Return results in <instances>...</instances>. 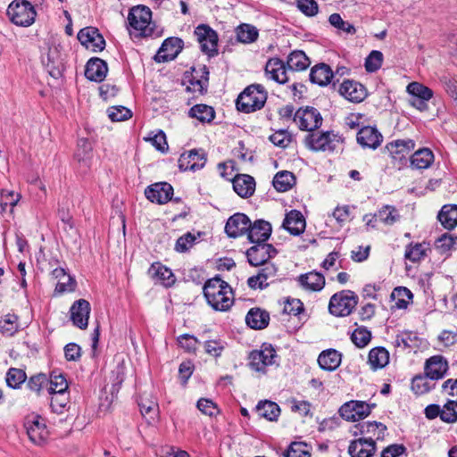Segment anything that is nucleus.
<instances>
[{"instance_id":"obj_1","label":"nucleus","mask_w":457,"mask_h":457,"mask_svg":"<svg viewBox=\"0 0 457 457\" xmlns=\"http://www.w3.org/2000/svg\"><path fill=\"white\" fill-rule=\"evenodd\" d=\"M204 295L215 311L226 312L234 303L232 288L219 277L211 278L204 284Z\"/></svg>"},{"instance_id":"obj_2","label":"nucleus","mask_w":457,"mask_h":457,"mask_svg":"<svg viewBox=\"0 0 457 457\" xmlns=\"http://www.w3.org/2000/svg\"><path fill=\"white\" fill-rule=\"evenodd\" d=\"M268 94L261 84H252L237 96L236 101L237 109L245 113H251L261 110L266 101Z\"/></svg>"},{"instance_id":"obj_3","label":"nucleus","mask_w":457,"mask_h":457,"mask_svg":"<svg viewBox=\"0 0 457 457\" xmlns=\"http://www.w3.org/2000/svg\"><path fill=\"white\" fill-rule=\"evenodd\" d=\"M129 25L140 37H159L154 31V24L152 22V12L149 7L137 5L129 10L128 15Z\"/></svg>"},{"instance_id":"obj_4","label":"nucleus","mask_w":457,"mask_h":457,"mask_svg":"<svg viewBox=\"0 0 457 457\" xmlns=\"http://www.w3.org/2000/svg\"><path fill=\"white\" fill-rule=\"evenodd\" d=\"M33 4L28 0H13L7 8L10 21L21 27H29L34 23L37 12Z\"/></svg>"},{"instance_id":"obj_5","label":"nucleus","mask_w":457,"mask_h":457,"mask_svg":"<svg viewBox=\"0 0 457 457\" xmlns=\"http://www.w3.org/2000/svg\"><path fill=\"white\" fill-rule=\"evenodd\" d=\"M357 304V297L353 292L343 290L333 295L329 300V312L337 317L348 316Z\"/></svg>"},{"instance_id":"obj_6","label":"nucleus","mask_w":457,"mask_h":457,"mask_svg":"<svg viewBox=\"0 0 457 457\" xmlns=\"http://www.w3.org/2000/svg\"><path fill=\"white\" fill-rule=\"evenodd\" d=\"M278 355L270 344H262L260 350L249 353V366L252 370L264 373L268 366L277 363Z\"/></svg>"},{"instance_id":"obj_7","label":"nucleus","mask_w":457,"mask_h":457,"mask_svg":"<svg viewBox=\"0 0 457 457\" xmlns=\"http://www.w3.org/2000/svg\"><path fill=\"white\" fill-rule=\"evenodd\" d=\"M305 145L312 151L333 152L336 149V143L339 142V137L329 131L311 132L305 137Z\"/></svg>"},{"instance_id":"obj_8","label":"nucleus","mask_w":457,"mask_h":457,"mask_svg":"<svg viewBox=\"0 0 457 457\" xmlns=\"http://www.w3.org/2000/svg\"><path fill=\"white\" fill-rule=\"evenodd\" d=\"M294 121L298 123L301 130H306L311 133L321 126L322 117L316 108L306 106L299 108L295 112Z\"/></svg>"},{"instance_id":"obj_9","label":"nucleus","mask_w":457,"mask_h":457,"mask_svg":"<svg viewBox=\"0 0 457 457\" xmlns=\"http://www.w3.org/2000/svg\"><path fill=\"white\" fill-rule=\"evenodd\" d=\"M195 34L203 53L209 57L218 54V35L215 30L206 24H201L195 28Z\"/></svg>"},{"instance_id":"obj_10","label":"nucleus","mask_w":457,"mask_h":457,"mask_svg":"<svg viewBox=\"0 0 457 457\" xmlns=\"http://www.w3.org/2000/svg\"><path fill=\"white\" fill-rule=\"evenodd\" d=\"M24 426L28 436L33 444L39 445L46 442L49 433L44 420L40 416H28Z\"/></svg>"},{"instance_id":"obj_11","label":"nucleus","mask_w":457,"mask_h":457,"mask_svg":"<svg viewBox=\"0 0 457 457\" xmlns=\"http://www.w3.org/2000/svg\"><path fill=\"white\" fill-rule=\"evenodd\" d=\"M277 253V249L272 245L267 243H256L246 251L249 263L255 267L267 263Z\"/></svg>"},{"instance_id":"obj_12","label":"nucleus","mask_w":457,"mask_h":457,"mask_svg":"<svg viewBox=\"0 0 457 457\" xmlns=\"http://www.w3.org/2000/svg\"><path fill=\"white\" fill-rule=\"evenodd\" d=\"M184 42L181 38L170 37L166 38L154 59L156 62H165L175 59L178 54L182 51Z\"/></svg>"},{"instance_id":"obj_13","label":"nucleus","mask_w":457,"mask_h":457,"mask_svg":"<svg viewBox=\"0 0 457 457\" xmlns=\"http://www.w3.org/2000/svg\"><path fill=\"white\" fill-rule=\"evenodd\" d=\"M78 39L81 45L93 52H100L105 47L104 37L95 27H86L80 29L78 33Z\"/></svg>"},{"instance_id":"obj_14","label":"nucleus","mask_w":457,"mask_h":457,"mask_svg":"<svg viewBox=\"0 0 457 457\" xmlns=\"http://www.w3.org/2000/svg\"><path fill=\"white\" fill-rule=\"evenodd\" d=\"M41 61L46 67L50 76L53 78H59L62 76L63 62L59 46L53 45L49 46L46 54L42 55Z\"/></svg>"},{"instance_id":"obj_15","label":"nucleus","mask_w":457,"mask_h":457,"mask_svg":"<svg viewBox=\"0 0 457 457\" xmlns=\"http://www.w3.org/2000/svg\"><path fill=\"white\" fill-rule=\"evenodd\" d=\"M262 266L257 275L252 276L247 279L249 287L253 289H264L270 282L274 281L278 272L277 267L270 262L262 264Z\"/></svg>"},{"instance_id":"obj_16","label":"nucleus","mask_w":457,"mask_h":457,"mask_svg":"<svg viewBox=\"0 0 457 457\" xmlns=\"http://www.w3.org/2000/svg\"><path fill=\"white\" fill-rule=\"evenodd\" d=\"M90 311V303L87 300L79 299L75 301L70 309L71 320L73 325L80 329L87 328Z\"/></svg>"},{"instance_id":"obj_17","label":"nucleus","mask_w":457,"mask_h":457,"mask_svg":"<svg viewBox=\"0 0 457 457\" xmlns=\"http://www.w3.org/2000/svg\"><path fill=\"white\" fill-rule=\"evenodd\" d=\"M206 162V156L204 150L193 149L184 153L179 159V168L180 170H198L202 169Z\"/></svg>"},{"instance_id":"obj_18","label":"nucleus","mask_w":457,"mask_h":457,"mask_svg":"<svg viewBox=\"0 0 457 457\" xmlns=\"http://www.w3.org/2000/svg\"><path fill=\"white\" fill-rule=\"evenodd\" d=\"M371 411V407L364 403L351 401L340 408L341 416L349 421H355L366 418Z\"/></svg>"},{"instance_id":"obj_19","label":"nucleus","mask_w":457,"mask_h":457,"mask_svg":"<svg viewBox=\"0 0 457 457\" xmlns=\"http://www.w3.org/2000/svg\"><path fill=\"white\" fill-rule=\"evenodd\" d=\"M251 227V220L243 213H236L231 216L225 224V233L229 237H238L248 232Z\"/></svg>"},{"instance_id":"obj_20","label":"nucleus","mask_w":457,"mask_h":457,"mask_svg":"<svg viewBox=\"0 0 457 457\" xmlns=\"http://www.w3.org/2000/svg\"><path fill=\"white\" fill-rule=\"evenodd\" d=\"M264 70L265 75L269 79H272L279 84H285L289 79L287 65L279 58H270L266 62Z\"/></svg>"},{"instance_id":"obj_21","label":"nucleus","mask_w":457,"mask_h":457,"mask_svg":"<svg viewBox=\"0 0 457 457\" xmlns=\"http://www.w3.org/2000/svg\"><path fill=\"white\" fill-rule=\"evenodd\" d=\"M376 449V442L372 438L360 437L350 443L348 453L351 457H372Z\"/></svg>"},{"instance_id":"obj_22","label":"nucleus","mask_w":457,"mask_h":457,"mask_svg":"<svg viewBox=\"0 0 457 457\" xmlns=\"http://www.w3.org/2000/svg\"><path fill=\"white\" fill-rule=\"evenodd\" d=\"M339 93L353 103H361L367 96V91L363 85L349 79H345L341 83Z\"/></svg>"},{"instance_id":"obj_23","label":"nucleus","mask_w":457,"mask_h":457,"mask_svg":"<svg viewBox=\"0 0 457 457\" xmlns=\"http://www.w3.org/2000/svg\"><path fill=\"white\" fill-rule=\"evenodd\" d=\"M415 143L411 139H402L390 142L386 145V149L393 160L402 163L406 162L409 153L414 148Z\"/></svg>"},{"instance_id":"obj_24","label":"nucleus","mask_w":457,"mask_h":457,"mask_svg":"<svg viewBox=\"0 0 457 457\" xmlns=\"http://www.w3.org/2000/svg\"><path fill=\"white\" fill-rule=\"evenodd\" d=\"M173 187L168 182H157L148 186L145 190L147 200H180L179 197L173 198Z\"/></svg>"},{"instance_id":"obj_25","label":"nucleus","mask_w":457,"mask_h":457,"mask_svg":"<svg viewBox=\"0 0 457 457\" xmlns=\"http://www.w3.org/2000/svg\"><path fill=\"white\" fill-rule=\"evenodd\" d=\"M108 72V66L106 62L98 58H90L85 69V76L87 79L95 82H102Z\"/></svg>"},{"instance_id":"obj_26","label":"nucleus","mask_w":457,"mask_h":457,"mask_svg":"<svg viewBox=\"0 0 457 457\" xmlns=\"http://www.w3.org/2000/svg\"><path fill=\"white\" fill-rule=\"evenodd\" d=\"M334 79V71L331 70L330 66L321 62L313 66L310 72V80L312 83L317 84L319 86L324 87L328 85L329 83H333L336 85V81ZM337 82H339L337 79Z\"/></svg>"},{"instance_id":"obj_27","label":"nucleus","mask_w":457,"mask_h":457,"mask_svg":"<svg viewBox=\"0 0 457 457\" xmlns=\"http://www.w3.org/2000/svg\"><path fill=\"white\" fill-rule=\"evenodd\" d=\"M448 370L447 361L441 355H435L427 360L425 374L431 380L442 378Z\"/></svg>"},{"instance_id":"obj_28","label":"nucleus","mask_w":457,"mask_h":457,"mask_svg":"<svg viewBox=\"0 0 457 457\" xmlns=\"http://www.w3.org/2000/svg\"><path fill=\"white\" fill-rule=\"evenodd\" d=\"M271 225L263 220H255L248 229L247 237L251 243H265L271 234Z\"/></svg>"},{"instance_id":"obj_29","label":"nucleus","mask_w":457,"mask_h":457,"mask_svg":"<svg viewBox=\"0 0 457 457\" xmlns=\"http://www.w3.org/2000/svg\"><path fill=\"white\" fill-rule=\"evenodd\" d=\"M235 192L242 198H248L253 195L255 190L254 179L247 174H237L232 179Z\"/></svg>"},{"instance_id":"obj_30","label":"nucleus","mask_w":457,"mask_h":457,"mask_svg":"<svg viewBox=\"0 0 457 457\" xmlns=\"http://www.w3.org/2000/svg\"><path fill=\"white\" fill-rule=\"evenodd\" d=\"M282 227L291 235L298 236L302 234L305 229V219L301 212L292 210L286 214Z\"/></svg>"},{"instance_id":"obj_31","label":"nucleus","mask_w":457,"mask_h":457,"mask_svg":"<svg viewBox=\"0 0 457 457\" xmlns=\"http://www.w3.org/2000/svg\"><path fill=\"white\" fill-rule=\"evenodd\" d=\"M381 141L382 135L376 128L366 126L357 133V142L362 147L376 149L380 145Z\"/></svg>"},{"instance_id":"obj_32","label":"nucleus","mask_w":457,"mask_h":457,"mask_svg":"<svg viewBox=\"0 0 457 457\" xmlns=\"http://www.w3.org/2000/svg\"><path fill=\"white\" fill-rule=\"evenodd\" d=\"M148 275L166 287H170L175 283V276L172 271L160 262H154L151 265Z\"/></svg>"},{"instance_id":"obj_33","label":"nucleus","mask_w":457,"mask_h":457,"mask_svg":"<svg viewBox=\"0 0 457 457\" xmlns=\"http://www.w3.org/2000/svg\"><path fill=\"white\" fill-rule=\"evenodd\" d=\"M342 354L335 349L322 351L318 357V363L320 369L328 371L336 370L341 364Z\"/></svg>"},{"instance_id":"obj_34","label":"nucleus","mask_w":457,"mask_h":457,"mask_svg":"<svg viewBox=\"0 0 457 457\" xmlns=\"http://www.w3.org/2000/svg\"><path fill=\"white\" fill-rule=\"evenodd\" d=\"M297 280L303 288L310 291H320L325 286L324 276L316 271L302 274Z\"/></svg>"},{"instance_id":"obj_35","label":"nucleus","mask_w":457,"mask_h":457,"mask_svg":"<svg viewBox=\"0 0 457 457\" xmlns=\"http://www.w3.org/2000/svg\"><path fill=\"white\" fill-rule=\"evenodd\" d=\"M53 277L57 279L55 291L59 294L71 292L75 289L76 282L62 268H56L52 272Z\"/></svg>"},{"instance_id":"obj_36","label":"nucleus","mask_w":457,"mask_h":457,"mask_svg":"<svg viewBox=\"0 0 457 457\" xmlns=\"http://www.w3.org/2000/svg\"><path fill=\"white\" fill-rule=\"evenodd\" d=\"M193 71L195 75H193L190 79V84L192 86V90L194 92H198L201 95H204L207 92L208 88V81H209V70L206 65H203L199 67L198 70L194 69Z\"/></svg>"},{"instance_id":"obj_37","label":"nucleus","mask_w":457,"mask_h":457,"mask_svg":"<svg viewBox=\"0 0 457 457\" xmlns=\"http://www.w3.org/2000/svg\"><path fill=\"white\" fill-rule=\"evenodd\" d=\"M270 315L260 308H252L245 316L246 324L253 329H262L269 324Z\"/></svg>"},{"instance_id":"obj_38","label":"nucleus","mask_w":457,"mask_h":457,"mask_svg":"<svg viewBox=\"0 0 457 457\" xmlns=\"http://www.w3.org/2000/svg\"><path fill=\"white\" fill-rule=\"evenodd\" d=\"M437 219L445 228H454L457 226V204H445L441 208Z\"/></svg>"},{"instance_id":"obj_39","label":"nucleus","mask_w":457,"mask_h":457,"mask_svg":"<svg viewBox=\"0 0 457 457\" xmlns=\"http://www.w3.org/2000/svg\"><path fill=\"white\" fill-rule=\"evenodd\" d=\"M288 71H300L307 69L311 63L304 52L301 50L293 51L285 62Z\"/></svg>"},{"instance_id":"obj_40","label":"nucleus","mask_w":457,"mask_h":457,"mask_svg":"<svg viewBox=\"0 0 457 457\" xmlns=\"http://www.w3.org/2000/svg\"><path fill=\"white\" fill-rule=\"evenodd\" d=\"M295 181L296 178L293 172L281 170L276 173L273 178L272 184L277 191L286 192L295 184Z\"/></svg>"},{"instance_id":"obj_41","label":"nucleus","mask_w":457,"mask_h":457,"mask_svg":"<svg viewBox=\"0 0 457 457\" xmlns=\"http://www.w3.org/2000/svg\"><path fill=\"white\" fill-rule=\"evenodd\" d=\"M434 162V154L428 148L416 151L411 157V163L416 169H428Z\"/></svg>"},{"instance_id":"obj_42","label":"nucleus","mask_w":457,"mask_h":457,"mask_svg":"<svg viewBox=\"0 0 457 457\" xmlns=\"http://www.w3.org/2000/svg\"><path fill=\"white\" fill-rule=\"evenodd\" d=\"M389 361V353L384 347H375L369 353V363L372 370L384 368Z\"/></svg>"},{"instance_id":"obj_43","label":"nucleus","mask_w":457,"mask_h":457,"mask_svg":"<svg viewBox=\"0 0 457 457\" xmlns=\"http://www.w3.org/2000/svg\"><path fill=\"white\" fill-rule=\"evenodd\" d=\"M141 414L145 418L149 424H154L158 420L159 405L150 399H142L138 403Z\"/></svg>"},{"instance_id":"obj_44","label":"nucleus","mask_w":457,"mask_h":457,"mask_svg":"<svg viewBox=\"0 0 457 457\" xmlns=\"http://www.w3.org/2000/svg\"><path fill=\"white\" fill-rule=\"evenodd\" d=\"M256 411L259 416L270 421L277 420L280 414L279 406L271 401L260 402L256 406Z\"/></svg>"},{"instance_id":"obj_45","label":"nucleus","mask_w":457,"mask_h":457,"mask_svg":"<svg viewBox=\"0 0 457 457\" xmlns=\"http://www.w3.org/2000/svg\"><path fill=\"white\" fill-rule=\"evenodd\" d=\"M189 116L197 119L199 121L211 122L215 118V111L207 104H195L188 112Z\"/></svg>"},{"instance_id":"obj_46","label":"nucleus","mask_w":457,"mask_h":457,"mask_svg":"<svg viewBox=\"0 0 457 457\" xmlns=\"http://www.w3.org/2000/svg\"><path fill=\"white\" fill-rule=\"evenodd\" d=\"M237 38L244 44H250L258 38V29L250 24H241L237 28Z\"/></svg>"},{"instance_id":"obj_47","label":"nucleus","mask_w":457,"mask_h":457,"mask_svg":"<svg viewBox=\"0 0 457 457\" xmlns=\"http://www.w3.org/2000/svg\"><path fill=\"white\" fill-rule=\"evenodd\" d=\"M412 297V293L403 287L395 288L391 294V298L395 302V306L398 309L406 308L411 303Z\"/></svg>"},{"instance_id":"obj_48","label":"nucleus","mask_w":457,"mask_h":457,"mask_svg":"<svg viewBox=\"0 0 457 457\" xmlns=\"http://www.w3.org/2000/svg\"><path fill=\"white\" fill-rule=\"evenodd\" d=\"M407 92L411 95V98L430 100L433 97V91L419 82L410 83L407 86Z\"/></svg>"},{"instance_id":"obj_49","label":"nucleus","mask_w":457,"mask_h":457,"mask_svg":"<svg viewBox=\"0 0 457 457\" xmlns=\"http://www.w3.org/2000/svg\"><path fill=\"white\" fill-rule=\"evenodd\" d=\"M311 446L304 442H292L284 453L285 457H310Z\"/></svg>"},{"instance_id":"obj_50","label":"nucleus","mask_w":457,"mask_h":457,"mask_svg":"<svg viewBox=\"0 0 457 457\" xmlns=\"http://www.w3.org/2000/svg\"><path fill=\"white\" fill-rule=\"evenodd\" d=\"M441 420L445 423L457 422V401L448 400L442 406Z\"/></svg>"},{"instance_id":"obj_51","label":"nucleus","mask_w":457,"mask_h":457,"mask_svg":"<svg viewBox=\"0 0 457 457\" xmlns=\"http://www.w3.org/2000/svg\"><path fill=\"white\" fill-rule=\"evenodd\" d=\"M52 395L50 406L56 413H62L69 403L67 392L50 393Z\"/></svg>"},{"instance_id":"obj_52","label":"nucleus","mask_w":457,"mask_h":457,"mask_svg":"<svg viewBox=\"0 0 457 457\" xmlns=\"http://www.w3.org/2000/svg\"><path fill=\"white\" fill-rule=\"evenodd\" d=\"M377 216L379 220L387 225H392L400 219L398 211L391 205L384 206L381 210L378 211Z\"/></svg>"},{"instance_id":"obj_53","label":"nucleus","mask_w":457,"mask_h":457,"mask_svg":"<svg viewBox=\"0 0 457 457\" xmlns=\"http://www.w3.org/2000/svg\"><path fill=\"white\" fill-rule=\"evenodd\" d=\"M26 373L21 369L12 368L6 374V383L12 388H18L26 380Z\"/></svg>"},{"instance_id":"obj_54","label":"nucleus","mask_w":457,"mask_h":457,"mask_svg":"<svg viewBox=\"0 0 457 457\" xmlns=\"http://www.w3.org/2000/svg\"><path fill=\"white\" fill-rule=\"evenodd\" d=\"M383 54L380 51L373 50L365 60V69L368 72L377 71L382 65Z\"/></svg>"},{"instance_id":"obj_55","label":"nucleus","mask_w":457,"mask_h":457,"mask_svg":"<svg viewBox=\"0 0 457 457\" xmlns=\"http://www.w3.org/2000/svg\"><path fill=\"white\" fill-rule=\"evenodd\" d=\"M457 243V237H453L451 234L445 233L436 241V247L442 253H445L454 248Z\"/></svg>"},{"instance_id":"obj_56","label":"nucleus","mask_w":457,"mask_h":457,"mask_svg":"<svg viewBox=\"0 0 457 457\" xmlns=\"http://www.w3.org/2000/svg\"><path fill=\"white\" fill-rule=\"evenodd\" d=\"M328 21L333 27L345 31L347 34L353 35L356 32L354 26L347 21H345L338 13H332L328 18Z\"/></svg>"},{"instance_id":"obj_57","label":"nucleus","mask_w":457,"mask_h":457,"mask_svg":"<svg viewBox=\"0 0 457 457\" xmlns=\"http://www.w3.org/2000/svg\"><path fill=\"white\" fill-rule=\"evenodd\" d=\"M351 338L357 347L361 348L370 341L371 333L365 328H359L353 332Z\"/></svg>"},{"instance_id":"obj_58","label":"nucleus","mask_w":457,"mask_h":457,"mask_svg":"<svg viewBox=\"0 0 457 457\" xmlns=\"http://www.w3.org/2000/svg\"><path fill=\"white\" fill-rule=\"evenodd\" d=\"M107 112L108 117L112 121H123L129 120L132 116L131 111L124 106L110 107Z\"/></svg>"},{"instance_id":"obj_59","label":"nucleus","mask_w":457,"mask_h":457,"mask_svg":"<svg viewBox=\"0 0 457 457\" xmlns=\"http://www.w3.org/2000/svg\"><path fill=\"white\" fill-rule=\"evenodd\" d=\"M428 377L418 375L412 378L411 389L417 395H423L428 392L431 388L430 383L428 381Z\"/></svg>"},{"instance_id":"obj_60","label":"nucleus","mask_w":457,"mask_h":457,"mask_svg":"<svg viewBox=\"0 0 457 457\" xmlns=\"http://www.w3.org/2000/svg\"><path fill=\"white\" fill-rule=\"evenodd\" d=\"M18 318L13 314H7L4 320H0V331L3 334L12 336L17 331Z\"/></svg>"},{"instance_id":"obj_61","label":"nucleus","mask_w":457,"mask_h":457,"mask_svg":"<svg viewBox=\"0 0 457 457\" xmlns=\"http://www.w3.org/2000/svg\"><path fill=\"white\" fill-rule=\"evenodd\" d=\"M269 139L276 146L286 148L291 142V136L286 129H280L270 135Z\"/></svg>"},{"instance_id":"obj_62","label":"nucleus","mask_w":457,"mask_h":457,"mask_svg":"<svg viewBox=\"0 0 457 457\" xmlns=\"http://www.w3.org/2000/svg\"><path fill=\"white\" fill-rule=\"evenodd\" d=\"M196 406L203 414L210 417L216 416L219 413L218 406L212 400L206 398L198 400Z\"/></svg>"},{"instance_id":"obj_63","label":"nucleus","mask_w":457,"mask_h":457,"mask_svg":"<svg viewBox=\"0 0 457 457\" xmlns=\"http://www.w3.org/2000/svg\"><path fill=\"white\" fill-rule=\"evenodd\" d=\"M196 237L194 234L188 232L179 237L176 242L175 249L179 253H184L193 246Z\"/></svg>"},{"instance_id":"obj_64","label":"nucleus","mask_w":457,"mask_h":457,"mask_svg":"<svg viewBox=\"0 0 457 457\" xmlns=\"http://www.w3.org/2000/svg\"><path fill=\"white\" fill-rule=\"evenodd\" d=\"M426 248L422 244H416L410 245L405 251V258L416 262H419L425 255Z\"/></svg>"}]
</instances>
